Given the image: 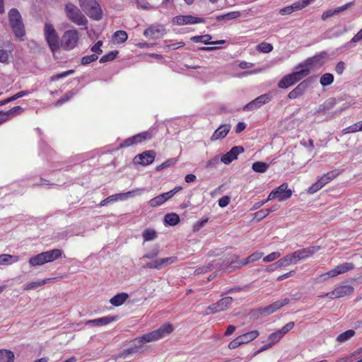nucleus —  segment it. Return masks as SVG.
Listing matches in <instances>:
<instances>
[{
	"label": "nucleus",
	"mask_w": 362,
	"mask_h": 362,
	"mask_svg": "<svg viewBox=\"0 0 362 362\" xmlns=\"http://www.w3.org/2000/svg\"><path fill=\"white\" fill-rule=\"evenodd\" d=\"M173 331V326L170 324H165L156 330L138 337L132 341L134 346V347L124 350L120 354L117 355L115 358L110 359L107 362H120L121 359L128 358L131 355L138 353L139 349L141 348L144 344L155 341L165 337Z\"/></svg>",
	"instance_id": "1"
},
{
	"label": "nucleus",
	"mask_w": 362,
	"mask_h": 362,
	"mask_svg": "<svg viewBox=\"0 0 362 362\" xmlns=\"http://www.w3.org/2000/svg\"><path fill=\"white\" fill-rule=\"evenodd\" d=\"M66 18L77 25H83L87 28L88 20L81 11L74 4L68 3L64 6Z\"/></svg>",
	"instance_id": "2"
},
{
	"label": "nucleus",
	"mask_w": 362,
	"mask_h": 362,
	"mask_svg": "<svg viewBox=\"0 0 362 362\" xmlns=\"http://www.w3.org/2000/svg\"><path fill=\"white\" fill-rule=\"evenodd\" d=\"M78 4L89 18L95 21H99L102 18V9L95 0H78Z\"/></svg>",
	"instance_id": "3"
},
{
	"label": "nucleus",
	"mask_w": 362,
	"mask_h": 362,
	"mask_svg": "<svg viewBox=\"0 0 362 362\" xmlns=\"http://www.w3.org/2000/svg\"><path fill=\"white\" fill-rule=\"evenodd\" d=\"M79 38L80 35L76 29L66 30L60 40V47L66 51L72 50L77 46Z\"/></svg>",
	"instance_id": "4"
},
{
	"label": "nucleus",
	"mask_w": 362,
	"mask_h": 362,
	"mask_svg": "<svg viewBox=\"0 0 362 362\" xmlns=\"http://www.w3.org/2000/svg\"><path fill=\"white\" fill-rule=\"evenodd\" d=\"M44 35L52 52H56L60 48V40L52 24L49 23L45 24Z\"/></svg>",
	"instance_id": "5"
},
{
	"label": "nucleus",
	"mask_w": 362,
	"mask_h": 362,
	"mask_svg": "<svg viewBox=\"0 0 362 362\" xmlns=\"http://www.w3.org/2000/svg\"><path fill=\"white\" fill-rule=\"evenodd\" d=\"M10 25L17 37H21L25 35L24 25L21 16L18 11L12 8L8 13Z\"/></svg>",
	"instance_id": "6"
},
{
	"label": "nucleus",
	"mask_w": 362,
	"mask_h": 362,
	"mask_svg": "<svg viewBox=\"0 0 362 362\" xmlns=\"http://www.w3.org/2000/svg\"><path fill=\"white\" fill-rule=\"evenodd\" d=\"M309 74L310 71L307 69L293 72L292 74L284 76L282 79L279 82L278 86L280 88H287L304 77L307 76Z\"/></svg>",
	"instance_id": "7"
},
{
	"label": "nucleus",
	"mask_w": 362,
	"mask_h": 362,
	"mask_svg": "<svg viewBox=\"0 0 362 362\" xmlns=\"http://www.w3.org/2000/svg\"><path fill=\"white\" fill-rule=\"evenodd\" d=\"M233 302L232 297L227 296L221 298L215 303L208 306L204 311L205 315L215 314L216 313L224 311L230 308Z\"/></svg>",
	"instance_id": "8"
},
{
	"label": "nucleus",
	"mask_w": 362,
	"mask_h": 362,
	"mask_svg": "<svg viewBox=\"0 0 362 362\" xmlns=\"http://www.w3.org/2000/svg\"><path fill=\"white\" fill-rule=\"evenodd\" d=\"M291 195L292 191L288 189V184L283 183L270 192L267 197V200L278 199L280 202H282L289 199Z\"/></svg>",
	"instance_id": "9"
},
{
	"label": "nucleus",
	"mask_w": 362,
	"mask_h": 362,
	"mask_svg": "<svg viewBox=\"0 0 362 362\" xmlns=\"http://www.w3.org/2000/svg\"><path fill=\"white\" fill-rule=\"evenodd\" d=\"M204 21L202 18L195 17L191 15H179L175 16L172 23L176 25H192L203 23Z\"/></svg>",
	"instance_id": "10"
},
{
	"label": "nucleus",
	"mask_w": 362,
	"mask_h": 362,
	"mask_svg": "<svg viewBox=\"0 0 362 362\" xmlns=\"http://www.w3.org/2000/svg\"><path fill=\"white\" fill-rule=\"evenodd\" d=\"M177 259V257H168L157 259L151 262L147 263L144 266V268L161 269L170 264L175 263Z\"/></svg>",
	"instance_id": "11"
},
{
	"label": "nucleus",
	"mask_w": 362,
	"mask_h": 362,
	"mask_svg": "<svg viewBox=\"0 0 362 362\" xmlns=\"http://www.w3.org/2000/svg\"><path fill=\"white\" fill-rule=\"evenodd\" d=\"M272 98L269 94L266 93L259 95V97L256 98L255 100H252L247 105H245L243 110L244 111H252L255 109L259 108L262 105L267 103L271 100Z\"/></svg>",
	"instance_id": "12"
},
{
	"label": "nucleus",
	"mask_w": 362,
	"mask_h": 362,
	"mask_svg": "<svg viewBox=\"0 0 362 362\" xmlns=\"http://www.w3.org/2000/svg\"><path fill=\"white\" fill-rule=\"evenodd\" d=\"M244 151L243 147L240 146L233 147L228 153L221 158V161L226 165L230 163L233 160L237 159L239 154Z\"/></svg>",
	"instance_id": "13"
},
{
	"label": "nucleus",
	"mask_w": 362,
	"mask_h": 362,
	"mask_svg": "<svg viewBox=\"0 0 362 362\" xmlns=\"http://www.w3.org/2000/svg\"><path fill=\"white\" fill-rule=\"evenodd\" d=\"M156 153L153 151H146L135 156L134 161L142 165L152 163L155 159Z\"/></svg>",
	"instance_id": "14"
},
{
	"label": "nucleus",
	"mask_w": 362,
	"mask_h": 362,
	"mask_svg": "<svg viewBox=\"0 0 362 362\" xmlns=\"http://www.w3.org/2000/svg\"><path fill=\"white\" fill-rule=\"evenodd\" d=\"M354 288L350 285H339L332 290L334 299L343 298L353 293Z\"/></svg>",
	"instance_id": "15"
},
{
	"label": "nucleus",
	"mask_w": 362,
	"mask_h": 362,
	"mask_svg": "<svg viewBox=\"0 0 362 362\" xmlns=\"http://www.w3.org/2000/svg\"><path fill=\"white\" fill-rule=\"evenodd\" d=\"M165 33V28L163 25H153L146 29L144 32L145 37L151 39H158Z\"/></svg>",
	"instance_id": "16"
},
{
	"label": "nucleus",
	"mask_w": 362,
	"mask_h": 362,
	"mask_svg": "<svg viewBox=\"0 0 362 362\" xmlns=\"http://www.w3.org/2000/svg\"><path fill=\"white\" fill-rule=\"evenodd\" d=\"M289 303H290L289 298H286L280 299V300L273 303L272 304L265 307L263 309V313L267 315L272 314V313L276 312V310H279L283 306L288 304Z\"/></svg>",
	"instance_id": "17"
},
{
	"label": "nucleus",
	"mask_w": 362,
	"mask_h": 362,
	"mask_svg": "<svg viewBox=\"0 0 362 362\" xmlns=\"http://www.w3.org/2000/svg\"><path fill=\"white\" fill-rule=\"evenodd\" d=\"M116 317L107 315L103 317L88 320L86 322L85 325L100 327L106 325L112 322H114L116 320Z\"/></svg>",
	"instance_id": "18"
},
{
	"label": "nucleus",
	"mask_w": 362,
	"mask_h": 362,
	"mask_svg": "<svg viewBox=\"0 0 362 362\" xmlns=\"http://www.w3.org/2000/svg\"><path fill=\"white\" fill-rule=\"evenodd\" d=\"M308 83L304 81L300 83L294 89H293L288 95V98L296 99L302 95L308 88Z\"/></svg>",
	"instance_id": "19"
},
{
	"label": "nucleus",
	"mask_w": 362,
	"mask_h": 362,
	"mask_svg": "<svg viewBox=\"0 0 362 362\" xmlns=\"http://www.w3.org/2000/svg\"><path fill=\"white\" fill-rule=\"evenodd\" d=\"M263 252H255L248 256L247 257L237 262L238 266L237 267L240 268L243 266H245L246 264H250L252 262H256L259 259H260L263 257Z\"/></svg>",
	"instance_id": "20"
},
{
	"label": "nucleus",
	"mask_w": 362,
	"mask_h": 362,
	"mask_svg": "<svg viewBox=\"0 0 362 362\" xmlns=\"http://www.w3.org/2000/svg\"><path fill=\"white\" fill-rule=\"evenodd\" d=\"M321 250V247L320 246H310L305 248H303L297 250L299 254V257L300 260L306 259L309 257H311L315 252H318Z\"/></svg>",
	"instance_id": "21"
},
{
	"label": "nucleus",
	"mask_w": 362,
	"mask_h": 362,
	"mask_svg": "<svg viewBox=\"0 0 362 362\" xmlns=\"http://www.w3.org/2000/svg\"><path fill=\"white\" fill-rule=\"evenodd\" d=\"M45 258L46 263L52 262L62 257L63 252L60 249H53L42 252Z\"/></svg>",
	"instance_id": "22"
},
{
	"label": "nucleus",
	"mask_w": 362,
	"mask_h": 362,
	"mask_svg": "<svg viewBox=\"0 0 362 362\" xmlns=\"http://www.w3.org/2000/svg\"><path fill=\"white\" fill-rule=\"evenodd\" d=\"M230 129V126L228 124L221 125L213 134L211 137V141H216L224 138Z\"/></svg>",
	"instance_id": "23"
},
{
	"label": "nucleus",
	"mask_w": 362,
	"mask_h": 362,
	"mask_svg": "<svg viewBox=\"0 0 362 362\" xmlns=\"http://www.w3.org/2000/svg\"><path fill=\"white\" fill-rule=\"evenodd\" d=\"M355 268V265L352 262H344L336 266L333 269L335 276L351 271Z\"/></svg>",
	"instance_id": "24"
},
{
	"label": "nucleus",
	"mask_w": 362,
	"mask_h": 362,
	"mask_svg": "<svg viewBox=\"0 0 362 362\" xmlns=\"http://www.w3.org/2000/svg\"><path fill=\"white\" fill-rule=\"evenodd\" d=\"M280 259L284 267H286L292 264H296L298 261L300 260L299 254L298 253L297 250L286 255Z\"/></svg>",
	"instance_id": "25"
},
{
	"label": "nucleus",
	"mask_w": 362,
	"mask_h": 362,
	"mask_svg": "<svg viewBox=\"0 0 362 362\" xmlns=\"http://www.w3.org/2000/svg\"><path fill=\"white\" fill-rule=\"evenodd\" d=\"M259 335V332L257 330H252L248 332L247 333L239 335V338L240 339V341L243 344H247L250 341L255 340Z\"/></svg>",
	"instance_id": "26"
},
{
	"label": "nucleus",
	"mask_w": 362,
	"mask_h": 362,
	"mask_svg": "<svg viewBox=\"0 0 362 362\" xmlns=\"http://www.w3.org/2000/svg\"><path fill=\"white\" fill-rule=\"evenodd\" d=\"M129 296L126 293H120L113 296L110 302L115 306H119L122 305L128 298Z\"/></svg>",
	"instance_id": "27"
},
{
	"label": "nucleus",
	"mask_w": 362,
	"mask_h": 362,
	"mask_svg": "<svg viewBox=\"0 0 362 362\" xmlns=\"http://www.w3.org/2000/svg\"><path fill=\"white\" fill-rule=\"evenodd\" d=\"M14 353L7 349H0V362H13Z\"/></svg>",
	"instance_id": "28"
},
{
	"label": "nucleus",
	"mask_w": 362,
	"mask_h": 362,
	"mask_svg": "<svg viewBox=\"0 0 362 362\" xmlns=\"http://www.w3.org/2000/svg\"><path fill=\"white\" fill-rule=\"evenodd\" d=\"M45 263V258L42 252L30 257L29 259V264L31 267L41 266Z\"/></svg>",
	"instance_id": "29"
},
{
	"label": "nucleus",
	"mask_w": 362,
	"mask_h": 362,
	"mask_svg": "<svg viewBox=\"0 0 362 362\" xmlns=\"http://www.w3.org/2000/svg\"><path fill=\"white\" fill-rule=\"evenodd\" d=\"M19 260L18 256L11 255L8 254L0 255V264H12Z\"/></svg>",
	"instance_id": "30"
},
{
	"label": "nucleus",
	"mask_w": 362,
	"mask_h": 362,
	"mask_svg": "<svg viewBox=\"0 0 362 362\" xmlns=\"http://www.w3.org/2000/svg\"><path fill=\"white\" fill-rule=\"evenodd\" d=\"M164 221L169 226H175L180 222V217L177 214H168L164 217Z\"/></svg>",
	"instance_id": "31"
},
{
	"label": "nucleus",
	"mask_w": 362,
	"mask_h": 362,
	"mask_svg": "<svg viewBox=\"0 0 362 362\" xmlns=\"http://www.w3.org/2000/svg\"><path fill=\"white\" fill-rule=\"evenodd\" d=\"M355 334L356 332L354 330L349 329L338 335L336 340L338 342L343 343L352 338Z\"/></svg>",
	"instance_id": "32"
},
{
	"label": "nucleus",
	"mask_w": 362,
	"mask_h": 362,
	"mask_svg": "<svg viewBox=\"0 0 362 362\" xmlns=\"http://www.w3.org/2000/svg\"><path fill=\"white\" fill-rule=\"evenodd\" d=\"M269 165L262 161L255 162L252 165V169L256 173H265L268 168Z\"/></svg>",
	"instance_id": "33"
},
{
	"label": "nucleus",
	"mask_w": 362,
	"mask_h": 362,
	"mask_svg": "<svg viewBox=\"0 0 362 362\" xmlns=\"http://www.w3.org/2000/svg\"><path fill=\"white\" fill-rule=\"evenodd\" d=\"M30 93V91L28 90H22V91H20L18 93H17L16 94L13 95V96L10 97V98H8L6 100H1L0 101V106L1 105H4L5 104H7L11 101H13L15 100H17L20 98H22L23 96H25L27 95H28Z\"/></svg>",
	"instance_id": "34"
},
{
	"label": "nucleus",
	"mask_w": 362,
	"mask_h": 362,
	"mask_svg": "<svg viewBox=\"0 0 362 362\" xmlns=\"http://www.w3.org/2000/svg\"><path fill=\"white\" fill-rule=\"evenodd\" d=\"M51 279H45L42 281H33L31 283L28 284L25 286L24 290L28 291V290H34L37 288L42 286L45 285V284L48 283Z\"/></svg>",
	"instance_id": "35"
},
{
	"label": "nucleus",
	"mask_w": 362,
	"mask_h": 362,
	"mask_svg": "<svg viewBox=\"0 0 362 362\" xmlns=\"http://www.w3.org/2000/svg\"><path fill=\"white\" fill-rule=\"evenodd\" d=\"M190 40L196 43L202 42L204 45H210L211 36L210 35H204L200 36H193Z\"/></svg>",
	"instance_id": "36"
},
{
	"label": "nucleus",
	"mask_w": 362,
	"mask_h": 362,
	"mask_svg": "<svg viewBox=\"0 0 362 362\" xmlns=\"http://www.w3.org/2000/svg\"><path fill=\"white\" fill-rule=\"evenodd\" d=\"M337 175V173L330 171L324 174L322 176L319 177L318 179L323 182V185L325 186L326 184L334 180Z\"/></svg>",
	"instance_id": "37"
},
{
	"label": "nucleus",
	"mask_w": 362,
	"mask_h": 362,
	"mask_svg": "<svg viewBox=\"0 0 362 362\" xmlns=\"http://www.w3.org/2000/svg\"><path fill=\"white\" fill-rule=\"evenodd\" d=\"M240 16H241V13L240 11H232V12H229L224 15L218 16H217L216 19L218 21H221V20L229 21V20L236 19V18H239Z\"/></svg>",
	"instance_id": "38"
},
{
	"label": "nucleus",
	"mask_w": 362,
	"mask_h": 362,
	"mask_svg": "<svg viewBox=\"0 0 362 362\" xmlns=\"http://www.w3.org/2000/svg\"><path fill=\"white\" fill-rule=\"evenodd\" d=\"M144 191V189L139 188V189H134L132 191H129L125 193H119L120 194V200L127 199L129 197H134L136 195H140Z\"/></svg>",
	"instance_id": "39"
},
{
	"label": "nucleus",
	"mask_w": 362,
	"mask_h": 362,
	"mask_svg": "<svg viewBox=\"0 0 362 362\" xmlns=\"http://www.w3.org/2000/svg\"><path fill=\"white\" fill-rule=\"evenodd\" d=\"M256 49L262 53H269L273 50V45L270 43L262 42L256 46Z\"/></svg>",
	"instance_id": "40"
},
{
	"label": "nucleus",
	"mask_w": 362,
	"mask_h": 362,
	"mask_svg": "<svg viewBox=\"0 0 362 362\" xmlns=\"http://www.w3.org/2000/svg\"><path fill=\"white\" fill-rule=\"evenodd\" d=\"M334 81V76L332 74L326 73L323 74L320 80V84L322 86H327L332 84Z\"/></svg>",
	"instance_id": "41"
},
{
	"label": "nucleus",
	"mask_w": 362,
	"mask_h": 362,
	"mask_svg": "<svg viewBox=\"0 0 362 362\" xmlns=\"http://www.w3.org/2000/svg\"><path fill=\"white\" fill-rule=\"evenodd\" d=\"M142 237L144 241H151L156 238V233L154 230L146 229L143 231Z\"/></svg>",
	"instance_id": "42"
},
{
	"label": "nucleus",
	"mask_w": 362,
	"mask_h": 362,
	"mask_svg": "<svg viewBox=\"0 0 362 362\" xmlns=\"http://www.w3.org/2000/svg\"><path fill=\"white\" fill-rule=\"evenodd\" d=\"M335 277L334 273H333V269L329 270L327 272L323 273L317 276L315 280L318 283H322L328 280L330 278Z\"/></svg>",
	"instance_id": "43"
},
{
	"label": "nucleus",
	"mask_w": 362,
	"mask_h": 362,
	"mask_svg": "<svg viewBox=\"0 0 362 362\" xmlns=\"http://www.w3.org/2000/svg\"><path fill=\"white\" fill-rule=\"evenodd\" d=\"M114 37L117 42L122 43L127 40V34L125 31L117 30L115 33Z\"/></svg>",
	"instance_id": "44"
},
{
	"label": "nucleus",
	"mask_w": 362,
	"mask_h": 362,
	"mask_svg": "<svg viewBox=\"0 0 362 362\" xmlns=\"http://www.w3.org/2000/svg\"><path fill=\"white\" fill-rule=\"evenodd\" d=\"M324 187L323 182L320 181L319 179H317V181L313 184L308 189V193L313 194L315 192H317L318 190L322 189Z\"/></svg>",
	"instance_id": "45"
},
{
	"label": "nucleus",
	"mask_w": 362,
	"mask_h": 362,
	"mask_svg": "<svg viewBox=\"0 0 362 362\" xmlns=\"http://www.w3.org/2000/svg\"><path fill=\"white\" fill-rule=\"evenodd\" d=\"M117 54H118L117 51L110 52L108 54L103 56L100 59V63H105V62H111V61H112L113 59H115L116 58Z\"/></svg>",
	"instance_id": "46"
},
{
	"label": "nucleus",
	"mask_w": 362,
	"mask_h": 362,
	"mask_svg": "<svg viewBox=\"0 0 362 362\" xmlns=\"http://www.w3.org/2000/svg\"><path fill=\"white\" fill-rule=\"evenodd\" d=\"M359 131H361L359 129V124H358V122H356V123L344 129L341 131V133L343 134H350V133H355V132H357Z\"/></svg>",
	"instance_id": "47"
},
{
	"label": "nucleus",
	"mask_w": 362,
	"mask_h": 362,
	"mask_svg": "<svg viewBox=\"0 0 362 362\" xmlns=\"http://www.w3.org/2000/svg\"><path fill=\"white\" fill-rule=\"evenodd\" d=\"M282 337H283V336H282L281 333L279 332V330H277V331L272 333L269 336L268 339L274 345L276 343H277Z\"/></svg>",
	"instance_id": "48"
},
{
	"label": "nucleus",
	"mask_w": 362,
	"mask_h": 362,
	"mask_svg": "<svg viewBox=\"0 0 362 362\" xmlns=\"http://www.w3.org/2000/svg\"><path fill=\"white\" fill-rule=\"evenodd\" d=\"M134 136L135 138L136 142L138 144L141 142L142 141L150 139L151 138V134L148 132H145L136 134Z\"/></svg>",
	"instance_id": "49"
},
{
	"label": "nucleus",
	"mask_w": 362,
	"mask_h": 362,
	"mask_svg": "<svg viewBox=\"0 0 362 362\" xmlns=\"http://www.w3.org/2000/svg\"><path fill=\"white\" fill-rule=\"evenodd\" d=\"M98 57L95 54L83 57L81 59V64L83 65H87L90 62H95L96 59H98Z\"/></svg>",
	"instance_id": "50"
},
{
	"label": "nucleus",
	"mask_w": 362,
	"mask_h": 362,
	"mask_svg": "<svg viewBox=\"0 0 362 362\" xmlns=\"http://www.w3.org/2000/svg\"><path fill=\"white\" fill-rule=\"evenodd\" d=\"M281 256V254L278 252H274L267 255L263 258V261L264 262H271L276 259H278Z\"/></svg>",
	"instance_id": "51"
},
{
	"label": "nucleus",
	"mask_w": 362,
	"mask_h": 362,
	"mask_svg": "<svg viewBox=\"0 0 362 362\" xmlns=\"http://www.w3.org/2000/svg\"><path fill=\"white\" fill-rule=\"evenodd\" d=\"M162 204H163V202L162 201V199L160 197V195L151 199L148 202V205L151 207H156L160 206Z\"/></svg>",
	"instance_id": "52"
},
{
	"label": "nucleus",
	"mask_w": 362,
	"mask_h": 362,
	"mask_svg": "<svg viewBox=\"0 0 362 362\" xmlns=\"http://www.w3.org/2000/svg\"><path fill=\"white\" fill-rule=\"evenodd\" d=\"M283 264H282V262L281 261V259L278 260L277 262L270 264L269 266H268L265 271L267 272H273L276 269H277L278 268H281V267H283Z\"/></svg>",
	"instance_id": "53"
},
{
	"label": "nucleus",
	"mask_w": 362,
	"mask_h": 362,
	"mask_svg": "<svg viewBox=\"0 0 362 362\" xmlns=\"http://www.w3.org/2000/svg\"><path fill=\"white\" fill-rule=\"evenodd\" d=\"M268 215H269V213L266 209H261L255 214V218H256L258 221H259Z\"/></svg>",
	"instance_id": "54"
},
{
	"label": "nucleus",
	"mask_w": 362,
	"mask_h": 362,
	"mask_svg": "<svg viewBox=\"0 0 362 362\" xmlns=\"http://www.w3.org/2000/svg\"><path fill=\"white\" fill-rule=\"evenodd\" d=\"M159 254V250L157 247L153 248L152 250L145 254L143 256V259H153L156 257Z\"/></svg>",
	"instance_id": "55"
},
{
	"label": "nucleus",
	"mask_w": 362,
	"mask_h": 362,
	"mask_svg": "<svg viewBox=\"0 0 362 362\" xmlns=\"http://www.w3.org/2000/svg\"><path fill=\"white\" fill-rule=\"evenodd\" d=\"M294 327V322H290L285 325L281 329H279V332L281 333L282 336L284 337L286 333H288L289 331H291Z\"/></svg>",
	"instance_id": "56"
},
{
	"label": "nucleus",
	"mask_w": 362,
	"mask_h": 362,
	"mask_svg": "<svg viewBox=\"0 0 362 362\" xmlns=\"http://www.w3.org/2000/svg\"><path fill=\"white\" fill-rule=\"evenodd\" d=\"M23 111V108L20 106H16L6 111V112L8 114V117L11 118L15 115L20 114Z\"/></svg>",
	"instance_id": "57"
},
{
	"label": "nucleus",
	"mask_w": 362,
	"mask_h": 362,
	"mask_svg": "<svg viewBox=\"0 0 362 362\" xmlns=\"http://www.w3.org/2000/svg\"><path fill=\"white\" fill-rule=\"evenodd\" d=\"M208 222V218L202 219V221H199L196 222L193 226V231L197 232L204 225Z\"/></svg>",
	"instance_id": "58"
},
{
	"label": "nucleus",
	"mask_w": 362,
	"mask_h": 362,
	"mask_svg": "<svg viewBox=\"0 0 362 362\" xmlns=\"http://www.w3.org/2000/svg\"><path fill=\"white\" fill-rule=\"evenodd\" d=\"M242 345V343L240 341V339L239 338V337H237L235 339H234L233 340H232L229 344H228V348L230 349H235L236 348H238V346H241Z\"/></svg>",
	"instance_id": "59"
},
{
	"label": "nucleus",
	"mask_w": 362,
	"mask_h": 362,
	"mask_svg": "<svg viewBox=\"0 0 362 362\" xmlns=\"http://www.w3.org/2000/svg\"><path fill=\"white\" fill-rule=\"evenodd\" d=\"M327 57V54L325 52H321L318 54L313 57V59H310L309 61H312L313 63L317 62L319 61L325 59Z\"/></svg>",
	"instance_id": "60"
},
{
	"label": "nucleus",
	"mask_w": 362,
	"mask_h": 362,
	"mask_svg": "<svg viewBox=\"0 0 362 362\" xmlns=\"http://www.w3.org/2000/svg\"><path fill=\"white\" fill-rule=\"evenodd\" d=\"M103 45V42L101 40L98 41L92 47L91 51L94 54H101L103 52L102 49H100L101 46Z\"/></svg>",
	"instance_id": "61"
},
{
	"label": "nucleus",
	"mask_w": 362,
	"mask_h": 362,
	"mask_svg": "<svg viewBox=\"0 0 362 362\" xmlns=\"http://www.w3.org/2000/svg\"><path fill=\"white\" fill-rule=\"evenodd\" d=\"M73 96V93L69 92L67 93L63 98H60L55 103V106H59L64 103L68 101Z\"/></svg>",
	"instance_id": "62"
},
{
	"label": "nucleus",
	"mask_w": 362,
	"mask_h": 362,
	"mask_svg": "<svg viewBox=\"0 0 362 362\" xmlns=\"http://www.w3.org/2000/svg\"><path fill=\"white\" fill-rule=\"evenodd\" d=\"M218 162H219V158L218 156H215L206 162V168H215L216 166V165L218 163Z\"/></svg>",
	"instance_id": "63"
},
{
	"label": "nucleus",
	"mask_w": 362,
	"mask_h": 362,
	"mask_svg": "<svg viewBox=\"0 0 362 362\" xmlns=\"http://www.w3.org/2000/svg\"><path fill=\"white\" fill-rule=\"evenodd\" d=\"M230 197L228 196H223L218 200V205L220 207L223 208L229 204Z\"/></svg>",
	"instance_id": "64"
}]
</instances>
